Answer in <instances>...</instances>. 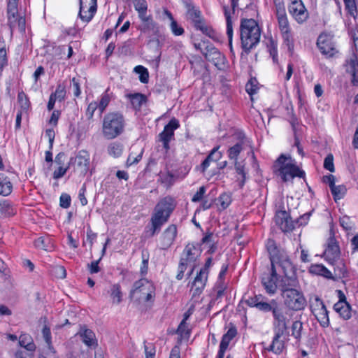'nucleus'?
<instances>
[{
	"label": "nucleus",
	"instance_id": "f8f14e48",
	"mask_svg": "<svg viewBox=\"0 0 358 358\" xmlns=\"http://www.w3.org/2000/svg\"><path fill=\"white\" fill-rule=\"evenodd\" d=\"M344 3L345 5V8L347 9L349 17L347 20V26L348 27L349 32L352 35V39L354 41L355 45L356 46V29L357 27V9L355 0H344Z\"/></svg>",
	"mask_w": 358,
	"mask_h": 358
},
{
	"label": "nucleus",
	"instance_id": "49530a36",
	"mask_svg": "<svg viewBox=\"0 0 358 358\" xmlns=\"http://www.w3.org/2000/svg\"><path fill=\"white\" fill-rule=\"evenodd\" d=\"M331 192L332 195L334 196V199L336 201L338 199H341L343 198L344 194H345L346 189L343 185H335L331 188Z\"/></svg>",
	"mask_w": 358,
	"mask_h": 358
},
{
	"label": "nucleus",
	"instance_id": "4c0bfd02",
	"mask_svg": "<svg viewBox=\"0 0 358 358\" xmlns=\"http://www.w3.org/2000/svg\"><path fill=\"white\" fill-rule=\"evenodd\" d=\"M187 17L190 20L194 25L199 24L203 20L201 16V12L194 7H189L187 10Z\"/></svg>",
	"mask_w": 358,
	"mask_h": 358
},
{
	"label": "nucleus",
	"instance_id": "ea45409f",
	"mask_svg": "<svg viewBox=\"0 0 358 358\" xmlns=\"http://www.w3.org/2000/svg\"><path fill=\"white\" fill-rule=\"evenodd\" d=\"M123 146L120 143H112L108 147V152L110 156L117 157L121 155Z\"/></svg>",
	"mask_w": 358,
	"mask_h": 358
},
{
	"label": "nucleus",
	"instance_id": "a18cd8bd",
	"mask_svg": "<svg viewBox=\"0 0 358 358\" xmlns=\"http://www.w3.org/2000/svg\"><path fill=\"white\" fill-rule=\"evenodd\" d=\"M243 150L242 143H238L228 150V156L231 159L237 160V157Z\"/></svg>",
	"mask_w": 358,
	"mask_h": 358
},
{
	"label": "nucleus",
	"instance_id": "09e8293b",
	"mask_svg": "<svg viewBox=\"0 0 358 358\" xmlns=\"http://www.w3.org/2000/svg\"><path fill=\"white\" fill-rule=\"evenodd\" d=\"M245 90L250 95H253L258 90V82L256 78H251L245 85Z\"/></svg>",
	"mask_w": 358,
	"mask_h": 358
},
{
	"label": "nucleus",
	"instance_id": "c9c22d12",
	"mask_svg": "<svg viewBox=\"0 0 358 358\" xmlns=\"http://www.w3.org/2000/svg\"><path fill=\"white\" fill-rule=\"evenodd\" d=\"M141 30L145 33L152 32L154 34H156L159 31L157 24L152 18L143 22L141 26Z\"/></svg>",
	"mask_w": 358,
	"mask_h": 358
},
{
	"label": "nucleus",
	"instance_id": "f704fd0d",
	"mask_svg": "<svg viewBox=\"0 0 358 358\" xmlns=\"http://www.w3.org/2000/svg\"><path fill=\"white\" fill-rule=\"evenodd\" d=\"M164 14L171 20V29L173 34L176 36H180L184 33V29L182 27L179 26L177 22L173 19L172 14L167 10H164Z\"/></svg>",
	"mask_w": 358,
	"mask_h": 358
},
{
	"label": "nucleus",
	"instance_id": "2f4dec72",
	"mask_svg": "<svg viewBox=\"0 0 358 358\" xmlns=\"http://www.w3.org/2000/svg\"><path fill=\"white\" fill-rule=\"evenodd\" d=\"M309 271L311 273L322 275L327 278H332L331 273L322 264L312 265Z\"/></svg>",
	"mask_w": 358,
	"mask_h": 358
},
{
	"label": "nucleus",
	"instance_id": "052dcab7",
	"mask_svg": "<svg viewBox=\"0 0 358 358\" xmlns=\"http://www.w3.org/2000/svg\"><path fill=\"white\" fill-rule=\"evenodd\" d=\"M60 206L64 208H68L71 205V197L67 194H62L60 196Z\"/></svg>",
	"mask_w": 358,
	"mask_h": 358
},
{
	"label": "nucleus",
	"instance_id": "ddd939ff",
	"mask_svg": "<svg viewBox=\"0 0 358 358\" xmlns=\"http://www.w3.org/2000/svg\"><path fill=\"white\" fill-rule=\"evenodd\" d=\"M288 10L292 17L299 24L306 22L309 16L308 11L301 0H290Z\"/></svg>",
	"mask_w": 358,
	"mask_h": 358
},
{
	"label": "nucleus",
	"instance_id": "6e6552de",
	"mask_svg": "<svg viewBox=\"0 0 358 358\" xmlns=\"http://www.w3.org/2000/svg\"><path fill=\"white\" fill-rule=\"evenodd\" d=\"M277 261L271 262V269H276V273L280 270L282 271L284 275V279H282V284L290 282L291 278H296L294 275V268L289 259L285 251L280 253V256L277 257Z\"/></svg>",
	"mask_w": 358,
	"mask_h": 358
},
{
	"label": "nucleus",
	"instance_id": "5fc2aeb1",
	"mask_svg": "<svg viewBox=\"0 0 358 358\" xmlns=\"http://www.w3.org/2000/svg\"><path fill=\"white\" fill-rule=\"evenodd\" d=\"M324 167L330 172H334V157L332 154H329L324 159Z\"/></svg>",
	"mask_w": 358,
	"mask_h": 358
},
{
	"label": "nucleus",
	"instance_id": "f3484780",
	"mask_svg": "<svg viewBox=\"0 0 358 358\" xmlns=\"http://www.w3.org/2000/svg\"><path fill=\"white\" fill-rule=\"evenodd\" d=\"M199 255V249L194 245L188 244L186 245L184 250L183 257L181 258V260H184V262H185L186 264H189L191 267L189 275L192 273L196 266L195 262Z\"/></svg>",
	"mask_w": 358,
	"mask_h": 358
},
{
	"label": "nucleus",
	"instance_id": "dca6fc26",
	"mask_svg": "<svg viewBox=\"0 0 358 358\" xmlns=\"http://www.w3.org/2000/svg\"><path fill=\"white\" fill-rule=\"evenodd\" d=\"M180 127L179 122L176 118H172L164 127L162 132L159 135V141L162 142L166 150L169 149V142L173 138L174 131Z\"/></svg>",
	"mask_w": 358,
	"mask_h": 358
},
{
	"label": "nucleus",
	"instance_id": "412c9836",
	"mask_svg": "<svg viewBox=\"0 0 358 358\" xmlns=\"http://www.w3.org/2000/svg\"><path fill=\"white\" fill-rule=\"evenodd\" d=\"M177 235V227L170 224L162 233L160 237V244L162 249L169 248L173 243Z\"/></svg>",
	"mask_w": 358,
	"mask_h": 358
},
{
	"label": "nucleus",
	"instance_id": "9b49d317",
	"mask_svg": "<svg viewBox=\"0 0 358 358\" xmlns=\"http://www.w3.org/2000/svg\"><path fill=\"white\" fill-rule=\"evenodd\" d=\"M69 166H73L74 171L85 175L89 169L90 155L85 150H80L74 157H71Z\"/></svg>",
	"mask_w": 358,
	"mask_h": 358
},
{
	"label": "nucleus",
	"instance_id": "2eb2a0df",
	"mask_svg": "<svg viewBox=\"0 0 358 358\" xmlns=\"http://www.w3.org/2000/svg\"><path fill=\"white\" fill-rule=\"evenodd\" d=\"M97 0H80L78 16L85 22H89L94 17L97 8Z\"/></svg>",
	"mask_w": 358,
	"mask_h": 358
},
{
	"label": "nucleus",
	"instance_id": "338daca9",
	"mask_svg": "<svg viewBox=\"0 0 358 358\" xmlns=\"http://www.w3.org/2000/svg\"><path fill=\"white\" fill-rule=\"evenodd\" d=\"M109 101H110V98L108 95L106 94L101 97L99 104L98 105V108H99V110L101 111V113H103L104 111V110L108 105Z\"/></svg>",
	"mask_w": 358,
	"mask_h": 358
},
{
	"label": "nucleus",
	"instance_id": "4be33fe9",
	"mask_svg": "<svg viewBox=\"0 0 358 358\" xmlns=\"http://www.w3.org/2000/svg\"><path fill=\"white\" fill-rule=\"evenodd\" d=\"M278 280V273L276 269H271L270 274H266L262 277V282L268 294H274L277 289L276 282Z\"/></svg>",
	"mask_w": 358,
	"mask_h": 358
},
{
	"label": "nucleus",
	"instance_id": "13d9d810",
	"mask_svg": "<svg viewBox=\"0 0 358 358\" xmlns=\"http://www.w3.org/2000/svg\"><path fill=\"white\" fill-rule=\"evenodd\" d=\"M219 201H220V206L222 207V209H225L227 208L231 200V197L229 194H222L220 197H219Z\"/></svg>",
	"mask_w": 358,
	"mask_h": 358
},
{
	"label": "nucleus",
	"instance_id": "4d7b16f0",
	"mask_svg": "<svg viewBox=\"0 0 358 358\" xmlns=\"http://www.w3.org/2000/svg\"><path fill=\"white\" fill-rule=\"evenodd\" d=\"M275 14L285 13V6L283 0H274Z\"/></svg>",
	"mask_w": 358,
	"mask_h": 358
},
{
	"label": "nucleus",
	"instance_id": "f03ea898",
	"mask_svg": "<svg viewBox=\"0 0 358 358\" xmlns=\"http://www.w3.org/2000/svg\"><path fill=\"white\" fill-rule=\"evenodd\" d=\"M261 29L254 19H242L240 24V38L241 48L245 53H249L259 43Z\"/></svg>",
	"mask_w": 358,
	"mask_h": 358
},
{
	"label": "nucleus",
	"instance_id": "c03bdc74",
	"mask_svg": "<svg viewBox=\"0 0 358 358\" xmlns=\"http://www.w3.org/2000/svg\"><path fill=\"white\" fill-rule=\"evenodd\" d=\"M136 73L139 74V80L143 83H147L149 80V73L146 68L143 66H137L134 68Z\"/></svg>",
	"mask_w": 358,
	"mask_h": 358
},
{
	"label": "nucleus",
	"instance_id": "72a5a7b5",
	"mask_svg": "<svg viewBox=\"0 0 358 358\" xmlns=\"http://www.w3.org/2000/svg\"><path fill=\"white\" fill-rule=\"evenodd\" d=\"M19 344L21 347L24 348L28 351H34L36 349V346L32 338L28 334H22L20 336Z\"/></svg>",
	"mask_w": 358,
	"mask_h": 358
},
{
	"label": "nucleus",
	"instance_id": "a878e982",
	"mask_svg": "<svg viewBox=\"0 0 358 358\" xmlns=\"http://www.w3.org/2000/svg\"><path fill=\"white\" fill-rule=\"evenodd\" d=\"M13 191V183L10 178L3 173H0V196H7Z\"/></svg>",
	"mask_w": 358,
	"mask_h": 358
},
{
	"label": "nucleus",
	"instance_id": "bf43d9fd",
	"mask_svg": "<svg viewBox=\"0 0 358 358\" xmlns=\"http://www.w3.org/2000/svg\"><path fill=\"white\" fill-rule=\"evenodd\" d=\"M71 87L73 90V94L75 96L78 97L81 93L79 80L76 78H73L71 79Z\"/></svg>",
	"mask_w": 358,
	"mask_h": 358
},
{
	"label": "nucleus",
	"instance_id": "39448f33",
	"mask_svg": "<svg viewBox=\"0 0 358 358\" xmlns=\"http://www.w3.org/2000/svg\"><path fill=\"white\" fill-rule=\"evenodd\" d=\"M125 120L122 114L117 112L108 113L102 121V134L107 140H113L124 131Z\"/></svg>",
	"mask_w": 358,
	"mask_h": 358
},
{
	"label": "nucleus",
	"instance_id": "bb28decb",
	"mask_svg": "<svg viewBox=\"0 0 358 358\" xmlns=\"http://www.w3.org/2000/svg\"><path fill=\"white\" fill-rule=\"evenodd\" d=\"M284 332L285 331H277L273 339L272 343L268 348V350H271L275 354H280L282 352V350L284 349L285 344L283 341L281 340V337Z\"/></svg>",
	"mask_w": 358,
	"mask_h": 358
},
{
	"label": "nucleus",
	"instance_id": "393cba45",
	"mask_svg": "<svg viewBox=\"0 0 358 358\" xmlns=\"http://www.w3.org/2000/svg\"><path fill=\"white\" fill-rule=\"evenodd\" d=\"M78 334L82 338L83 342L88 347H93L97 345L94 333L83 326L80 327Z\"/></svg>",
	"mask_w": 358,
	"mask_h": 358
},
{
	"label": "nucleus",
	"instance_id": "a19ab883",
	"mask_svg": "<svg viewBox=\"0 0 358 358\" xmlns=\"http://www.w3.org/2000/svg\"><path fill=\"white\" fill-rule=\"evenodd\" d=\"M177 334L180 336L182 339L187 340L189 338L190 335V330L188 328L186 321H181L180 324L178 327Z\"/></svg>",
	"mask_w": 358,
	"mask_h": 358
},
{
	"label": "nucleus",
	"instance_id": "37998d69",
	"mask_svg": "<svg viewBox=\"0 0 358 358\" xmlns=\"http://www.w3.org/2000/svg\"><path fill=\"white\" fill-rule=\"evenodd\" d=\"M303 329V323L296 320L293 322L292 325V335L297 340H299L301 337V332Z\"/></svg>",
	"mask_w": 358,
	"mask_h": 358
},
{
	"label": "nucleus",
	"instance_id": "4468645a",
	"mask_svg": "<svg viewBox=\"0 0 358 358\" xmlns=\"http://www.w3.org/2000/svg\"><path fill=\"white\" fill-rule=\"evenodd\" d=\"M273 317V326L278 331H285L287 329L289 319L288 311L278 303L272 311Z\"/></svg>",
	"mask_w": 358,
	"mask_h": 358
},
{
	"label": "nucleus",
	"instance_id": "6e6d98bb",
	"mask_svg": "<svg viewBox=\"0 0 358 358\" xmlns=\"http://www.w3.org/2000/svg\"><path fill=\"white\" fill-rule=\"evenodd\" d=\"M70 167H71V166H69V162L68 163V166L66 167H63L62 166H59L57 169L55 170V171L53 173V178L55 179L61 178L66 174L67 170Z\"/></svg>",
	"mask_w": 358,
	"mask_h": 358
},
{
	"label": "nucleus",
	"instance_id": "c85d7f7f",
	"mask_svg": "<svg viewBox=\"0 0 358 358\" xmlns=\"http://www.w3.org/2000/svg\"><path fill=\"white\" fill-rule=\"evenodd\" d=\"M334 309L345 320L351 316L350 307L346 301H338L334 304Z\"/></svg>",
	"mask_w": 358,
	"mask_h": 358
},
{
	"label": "nucleus",
	"instance_id": "20e7f679",
	"mask_svg": "<svg viewBox=\"0 0 358 358\" xmlns=\"http://www.w3.org/2000/svg\"><path fill=\"white\" fill-rule=\"evenodd\" d=\"M273 169L274 173L280 177L284 182L292 180L295 177L301 178L304 176V172L296 165L294 160L290 156L285 155H281L276 159Z\"/></svg>",
	"mask_w": 358,
	"mask_h": 358
},
{
	"label": "nucleus",
	"instance_id": "c756f323",
	"mask_svg": "<svg viewBox=\"0 0 358 358\" xmlns=\"http://www.w3.org/2000/svg\"><path fill=\"white\" fill-rule=\"evenodd\" d=\"M0 213L4 217H9L16 213V208L10 201L3 200L0 201Z\"/></svg>",
	"mask_w": 358,
	"mask_h": 358
},
{
	"label": "nucleus",
	"instance_id": "aec40b11",
	"mask_svg": "<svg viewBox=\"0 0 358 358\" xmlns=\"http://www.w3.org/2000/svg\"><path fill=\"white\" fill-rule=\"evenodd\" d=\"M358 67V57L356 52L353 51L350 57L346 59L344 64L345 72L351 76V82L354 85H357L356 72Z\"/></svg>",
	"mask_w": 358,
	"mask_h": 358
},
{
	"label": "nucleus",
	"instance_id": "774afa93",
	"mask_svg": "<svg viewBox=\"0 0 358 358\" xmlns=\"http://www.w3.org/2000/svg\"><path fill=\"white\" fill-rule=\"evenodd\" d=\"M17 4H18L17 3L8 1V6H7L8 16L18 13Z\"/></svg>",
	"mask_w": 358,
	"mask_h": 358
},
{
	"label": "nucleus",
	"instance_id": "0eeeda50",
	"mask_svg": "<svg viewBox=\"0 0 358 358\" xmlns=\"http://www.w3.org/2000/svg\"><path fill=\"white\" fill-rule=\"evenodd\" d=\"M340 248L337 241L334 238L332 229L330 230V237L327 240V247L324 252L325 259L331 264H337V268L340 271V273L345 272L344 264L342 263L341 258Z\"/></svg>",
	"mask_w": 358,
	"mask_h": 358
},
{
	"label": "nucleus",
	"instance_id": "5701e85b",
	"mask_svg": "<svg viewBox=\"0 0 358 358\" xmlns=\"http://www.w3.org/2000/svg\"><path fill=\"white\" fill-rule=\"evenodd\" d=\"M8 24L11 34L15 29H17L21 33L25 31V18L22 16H20L18 13L8 16Z\"/></svg>",
	"mask_w": 358,
	"mask_h": 358
},
{
	"label": "nucleus",
	"instance_id": "58836bf2",
	"mask_svg": "<svg viewBox=\"0 0 358 358\" xmlns=\"http://www.w3.org/2000/svg\"><path fill=\"white\" fill-rule=\"evenodd\" d=\"M130 99L131 104L135 108H140L146 101V96L139 93L131 95Z\"/></svg>",
	"mask_w": 358,
	"mask_h": 358
},
{
	"label": "nucleus",
	"instance_id": "603ef678",
	"mask_svg": "<svg viewBox=\"0 0 358 358\" xmlns=\"http://www.w3.org/2000/svg\"><path fill=\"white\" fill-rule=\"evenodd\" d=\"M55 99L59 101H62L64 99L66 95L65 87L59 85L55 90V92L51 94Z\"/></svg>",
	"mask_w": 358,
	"mask_h": 358
},
{
	"label": "nucleus",
	"instance_id": "7ed1b4c3",
	"mask_svg": "<svg viewBox=\"0 0 358 358\" xmlns=\"http://www.w3.org/2000/svg\"><path fill=\"white\" fill-rule=\"evenodd\" d=\"M298 285L296 278H291L290 282L281 285V295L285 305L295 311L301 310L306 306V299L303 292L296 289Z\"/></svg>",
	"mask_w": 358,
	"mask_h": 358
},
{
	"label": "nucleus",
	"instance_id": "e2e57ef3",
	"mask_svg": "<svg viewBox=\"0 0 358 358\" xmlns=\"http://www.w3.org/2000/svg\"><path fill=\"white\" fill-rule=\"evenodd\" d=\"M206 193V187L204 186H201L199 191L193 196L192 199V202H199L201 201L203 197L204 194Z\"/></svg>",
	"mask_w": 358,
	"mask_h": 358
},
{
	"label": "nucleus",
	"instance_id": "de8ad7c7",
	"mask_svg": "<svg viewBox=\"0 0 358 358\" xmlns=\"http://www.w3.org/2000/svg\"><path fill=\"white\" fill-rule=\"evenodd\" d=\"M277 304V301L275 300H271L269 303L261 301L260 303H259L257 308H258L259 310L264 311V312H269L273 311V308Z\"/></svg>",
	"mask_w": 358,
	"mask_h": 358
},
{
	"label": "nucleus",
	"instance_id": "f257e3e1",
	"mask_svg": "<svg viewBox=\"0 0 358 358\" xmlns=\"http://www.w3.org/2000/svg\"><path fill=\"white\" fill-rule=\"evenodd\" d=\"M175 207L174 200L169 196L164 197L157 203L150 219L151 226L146 227L145 233L148 237H153L159 232L162 227L168 222Z\"/></svg>",
	"mask_w": 358,
	"mask_h": 358
},
{
	"label": "nucleus",
	"instance_id": "8fccbe9b",
	"mask_svg": "<svg viewBox=\"0 0 358 358\" xmlns=\"http://www.w3.org/2000/svg\"><path fill=\"white\" fill-rule=\"evenodd\" d=\"M42 334L48 348L52 349L50 328L46 324L43 327Z\"/></svg>",
	"mask_w": 358,
	"mask_h": 358
},
{
	"label": "nucleus",
	"instance_id": "1a4fd4ad",
	"mask_svg": "<svg viewBox=\"0 0 358 358\" xmlns=\"http://www.w3.org/2000/svg\"><path fill=\"white\" fill-rule=\"evenodd\" d=\"M309 303L311 312L316 320L322 327H327L329 325V319L323 301L317 295H313L309 299Z\"/></svg>",
	"mask_w": 358,
	"mask_h": 358
},
{
	"label": "nucleus",
	"instance_id": "b1692460",
	"mask_svg": "<svg viewBox=\"0 0 358 358\" xmlns=\"http://www.w3.org/2000/svg\"><path fill=\"white\" fill-rule=\"evenodd\" d=\"M208 276V272L205 269H201L192 282V288H194V294H199L206 286Z\"/></svg>",
	"mask_w": 358,
	"mask_h": 358
},
{
	"label": "nucleus",
	"instance_id": "a211bd4d",
	"mask_svg": "<svg viewBox=\"0 0 358 358\" xmlns=\"http://www.w3.org/2000/svg\"><path fill=\"white\" fill-rule=\"evenodd\" d=\"M275 222L284 232L290 231L294 229V223L288 213L285 210L276 212Z\"/></svg>",
	"mask_w": 358,
	"mask_h": 358
},
{
	"label": "nucleus",
	"instance_id": "6ab92c4d",
	"mask_svg": "<svg viewBox=\"0 0 358 358\" xmlns=\"http://www.w3.org/2000/svg\"><path fill=\"white\" fill-rule=\"evenodd\" d=\"M317 45L321 52L329 57L334 56L336 52L331 42V38L327 34H320L317 38Z\"/></svg>",
	"mask_w": 358,
	"mask_h": 358
},
{
	"label": "nucleus",
	"instance_id": "423d86ee",
	"mask_svg": "<svg viewBox=\"0 0 358 358\" xmlns=\"http://www.w3.org/2000/svg\"><path fill=\"white\" fill-rule=\"evenodd\" d=\"M155 294L153 284L145 278H142L134 284V288L130 292L131 299L141 302L149 301Z\"/></svg>",
	"mask_w": 358,
	"mask_h": 358
},
{
	"label": "nucleus",
	"instance_id": "69168bd1",
	"mask_svg": "<svg viewBox=\"0 0 358 358\" xmlns=\"http://www.w3.org/2000/svg\"><path fill=\"white\" fill-rule=\"evenodd\" d=\"M145 349V358H154L155 356V348L152 345H144Z\"/></svg>",
	"mask_w": 358,
	"mask_h": 358
},
{
	"label": "nucleus",
	"instance_id": "3c124183",
	"mask_svg": "<svg viewBox=\"0 0 358 358\" xmlns=\"http://www.w3.org/2000/svg\"><path fill=\"white\" fill-rule=\"evenodd\" d=\"M143 151H141L139 153H134L131 152L127 160V166H130L134 164L138 163L141 157H142Z\"/></svg>",
	"mask_w": 358,
	"mask_h": 358
},
{
	"label": "nucleus",
	"instance_id": "864d4df0",
	"mask_svg": "<svg viewBox=\"0 0 358 358\" xmlns=\"http://www.w3.org/2000/svg\"><path fill=\"white\" fill-rule=\"evenodd\" d=\"M133 5L138 13L148 10V3L145 0H133Z\"/></svg>",
	"mask_w": 358,
	"mask_h": 358
},
{
	"label": "nucleus",
	"instance_id": "e433bc0d",
	"mask_svg": "<svg viewBox=\"0 0 358 358\" xmlns=\"http://www.w3.org/2000/svg\"><path fill=\"white\" fill-rule=\"evenodd\" d=\"M202 52L206 59L209 61L218 59L221 57L220 52L213 45L206 46V51H203Z\"/></svg>",
	"mask_w": 358,
	"mask_h": 358
},
{
	"label": "nucleus",
	"instance_id": "7c9ffc66",
	"mask_svg": "<svg viewBox=\"0 0 358 358\" xmlns=\"http://www.w3.org/2000/svg\"><path fill=\"white\" fill-rule=\"evenodd\" d=\"M266 248L268 250V252L269 253L270 256V260L271 262H275L277 261V257L280 256V253L283 250H280L277 245L275 242L273 240L268 239L266 243Z\"/></svg>",
	"mask_w": 358,
	"mask_h": 358
},
{
	"label": "nucleus",
	"instance_id": "680f3d73",
	"mask_svg": "<svg viewBox=\"0 0 358 358\" xmlns=\"http://www.w3.org/2000/svg\"><path fill=\"white\" fill-rule=\"evenodd\" d=\"M97 108H98V104L96 102H91L88 105L87 110H86V116L88 119L92 118V117L94 115V113L96 110Z\"/></svg>",
	"mask_w": 358,
	"mask_h": 358
},
{
	"label": "nucleus",
	"instance_id": "0e129e2a",
	"mask_svg": "<svg viewBox=\"0 0 358 358\" xmlns=\"http://www.w3.org/2000/svg\"><path fill=\"white\" fill-rule=\"evenodd\" d=\"M262 301V296H255L253 297H250L248 299H247L246 303L248 306L251 307H256L257 308L259 303H260Z\"/></svg>",
	"mask_w": 358,
	"mask_h": 358
},
{
	"label": "nucleus",
	"instance_id": "473e14b6",
	"mask_svg": "<svg viewBox=\"0 0 358 358\" xmlns=\"http://www.w3.org/2000/svg\"><path fill=\"white\" fill-rule=\"evenodd\" d=\"M109 294L112 299L113 303L119 304L122 301V293L120 285H113L109 291Z\"/></svg>",
	"mask_w": 358,
	"mask_h": 358
},
{
	"label": "nucleus",
	"instance_id": "cd10ccee",
	"mask_svg": "<svg viewBox=\"0 0 358 358\" xmlns=\"http://www.w3.org/2000/svg\"><path fill=\"white\" fill-rule=\"evenodd\" d=\"M224 15L226 17L227 22V34L229 39V45L230 48V52L233 55H234V49L232 47V38H233V27H232V21L231 13L228 8L226 6H224Z\"/></svg>",
	"mask_w": 358,
	"mask_h": 358
},
{
	"label": "nucleus",
	"instance_id": "9d476101",
	"mask_svg": "<svg viewBox=\"0 0 358 358\" xmlns=\"http://www.w3.org/2000/svg\"><path fill=\"white\" fill-rule=\"evenodd\" d=\"M275 17L283 42L288 50L292 51L294 49V39L287 13L275 14Z\"/></svg>",
	"mask_w": 358,
	"mask_h": 358
},
{
	"label": "nucleus",
	"instance_id": "79ce46f5",
	"mask_svg": "<svg viewBox=\"0 0 358 358\" xmlns=\"http://www.w3.org/2000/svg\"><path fill=\"white\" fill-rule=\"evenodd\" d=\"M267 48L268 49L270 55L273 58V60L276 62L278 59L277 42L273 38H268L267 42Z\"/></svg>",
	"mask_w": 358,
	"mask_h": 358
}]
</instances>
